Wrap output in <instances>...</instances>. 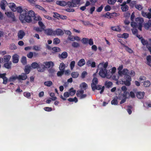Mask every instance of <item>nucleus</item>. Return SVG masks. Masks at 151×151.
I'll use <instances>...</instances> for the list:
<instances>
[{"mask_svg":"<svg viewBox=\"0 0 151 151\" xmlns=\"http://www.w3.org/2000/svg\"><path fill=\"white\" fill-rule=\"evenodd\" d=\"M27 9L23 10L21 6H18L16 8V11L20 13L19 18L22 23H23L24 21L26 22L30 21V16L29 15L32 16V15H33V11L29 10L27 12Z\"/></svg>","mask_w":151,"mask_h":151,"instance_id":"f257e3e1","label":"nucleus"},{"mask_svg":"<svg viewBox=\"0 0 151 151\" xmlns=\"http://www.w3.org/2000/svg\"><path fill=\"white\" fill-rule=\"evenodd\" d=\"M135 22L132 21L131 24V26L133 28L138 27V29L142 31V23L144 22L143 19L140 17L136 18L135 19Z\"/></svg>","mask_w":151,"mask_h":151,"instance_id":"f03ea898","label":"nucleus"},{"mask_svg":"<svg viewBox=\"0 0 151 151\" xmlns=\"http://www.w3.org/2000/svg\"><path fill=\"white\" fill-rule=\"evenodd\" d=\"M81 0H71V1H68V6L69 7H76L77 5L81 4Z\"/></svg>","mask_w":151,"mask_h":151,"instance_id":"7ed1b4c3","label":"nucleus"},{"mask_svg":"<svg viewBox=\"0 0 151 151\" xmlns=\"http://www.w3.org/2000/svg\"><path fill=\"white\" fill-rule=\"evenodd\" d=\"M81 41L83 44H89L91 46L93 44V40L92 38L89 39L88 38H83L82 39Z\"/></svg>","mask_w":151,"mask_h":151,"instance_id":"20e7f679","label":"nucleus"},{"mask_svg":"<svg viewBox=\"0 0 151 151\" xmlns=\"http://www.w3.org/2000/svg\"><path fill=\"white\" fill-rule=\"evenodd\" d=\"M125 80L124 81V84L127 86H129L131 85L130 81L132 80L131 77L129 75H126L124 76Z\"/></svg>","mask_w":151,"mask_h":151,"instance_id":"39448f33","label":"nucleus"},{"mask_svg":"<svg viewBox=\"0 0 151 151\" xmlns=\"http://www.w3.org/2000/svg\"><path fill=\"white\" fill-rule=\"evenodd\" d=\"M98 70H99L100 71L99 73V75L102 78H105L107 74V70H105L102 68H98L97 71Z\"/></svg>","mask_w":151,"mask_h":151,"instance_id":"423d86ee","label":"nucleus"},{"mask_svg":"<svg viewBox=\"0 0 151 151\" xmlns=\"http://www.w3.org/2000/svg\"><path fill=\"white\" fill-rule=\"evenodd\" d=\"M33 15H32V16H30V15H29L30 16V21L29 22H27L28 23H30L32 22V19H33L34 20L36 21H39L41 20L42 19L40 17V16H36L35 15V14L34 12L33 11Z\"/></svg>","mask_w":151,"mask_h":151,"instance_id":"0eeeda50","label":"nucleus"},{"mask_svg":"<svg viewBox=\"0 0 151 151\" xmlns=\"http://www.w3.org/2000/svg\"><path fill=\"white\" fill-rule=\"evenodd\" d=\"M45 33L47 35H54L55 31L50 29H46L44 30Z\"/></svg>","mask_w":151,"mask_h":151,"instance_id":"6e6552de","label":"nucleus"},{"mask_svg":"<svg viewBox=\"0 0 151 151\" xmlns=\"http://www.w3.org/2000/svg\"><path fill=\"white\" fill-rule=\"evenodd\" d=\"M37 70L40 72H43L45 70V67L44 65L40 63H39V65L37 69Z\"/></svg>","mask_w":151,"mask_h":151,"instance_id":"1a4fd4ad","label":"nucleus"},{"mask_svg":"<svg viewBox=\"0 0 151 151\" xmlns=\"http://www.w3.org/2000/svg\"><path fill=\"white\" fill-rule=\"evenodd\" d=\"M86 65L88 66H91L92 68L96 67V63L95 62L92 61L91 60H88L86 63Z\"/></svg>","mask_w":151,"mask_h":151,"instance_id":"9d476101","label":"nucleus"},{"mask_svg":"<svg viewBox=\"0 0 151 151\" xmlns=\"http://www.w3.org/2000/svg\"><path fill=\"white\" fill-rule=\"evenodd\" d=\"M128 94H129V93L127 91L124 92L123 96L125 97V98H124L121 100L120 103V104H122L124 103L126 101V100L127 98V95Z\"/></svg>","mask_w":151,"mask_h":151,"instance_id":"9b49d317","label":"nucleus"},{"mask_svg":"<svg viewBox=\"0 0 151 151\" xmlns=\"http://www.w3.org/2000/svg\"><path fill=\"white\" fill-rule=\"evenodd\" d=\"M56 3L57 5L61 6H65L67 5L68 6V1L66 2L63 1H57Z\"/></svg>","mask_w":151,"mask_h":151,"instance_id":"f8f14e48","label":"nucleus"},{"mask_svg":"<svg viewBox=\"0 0 151 151\" xmlns=\"http://www.w3.org/2000/svg\"><path fill=\"white\" fill-rule=\"evenodd\" d=\"M64 34L63 31L60 29H58L55 31L54 35H62Z\"/></svg>","mask_w":151,"mask_h":151,"instance_id":"ddd939ff","label":"nucleus"},{"mask_svg":"<svg viewBox=\"0 0 151 151\" xmlns=\"http://www.w3.org/2000/svg\"><path fill=\"white\" fill-rule=\"evenodd\" d=\"M1 6L2 9L5 10L6 9V6L8 4L7 2L5 0H2L1 1Z\"/></svg>","mask_w":151,"mask_h":151,"instance_id":"4468645a","label":"nucleus"},{"mask_svg":"<svg viewBox=\"0 0 151 151\" xmlns=\"http://www.w3.org/2000/svg\"><path fill=\"white\" fill-rule=\"evenodd\" d=\"M26 75L24 73H22L21 75H19L18 76V80H26L27 78Z\"/></svg>","mask_w":151,"mask_h":151,"instance_id":"2eb2a0df","label":"nucleus"},{"mask_svg":"<svg viewBox=\"0 0 151 151\" xmlns=\"http://www.w3.org/2000/svg\"><path fill=\"white\" fill-rule=\"evenodd\" d=\"M142 15L144 17L150 19H151V14L149 12H145L143 11L142 12Z\"/></svg>","mask_w":151,"mask_h":151,"instance_id":"dca6fc26","label":"nucleus"},{"mask_svg":"<svg viewBox=\"0 0 151 151\" xmlns=\"http://www.w3.org/2000/svg\"><path fill=\"white\" fill-rule=\"evenodd\" d=\"M25 35V32L22 30H20L18 32L17 35L19 39H22Z\"/></svg>","mask_w":151,"mask_h":151,"instance_id":"f3484780","label":"nucleus"},{"mask_svg":"<svg viewBox=\"0 0 151 151\" xmlns=\"http://www.w3.org/2000/svg\"><path fill=\"white\" fill-rule=\"evenodd\" d=\"M9 6L12 11L14 12L16 11L17 7L14 3H9Z\"/></svg>","mask_w":151,"mask_h":151,"instance_id":"a211bd4d","label":"nucleus"},{"mask_svg":"<svg viewBox=\"0 0 151 151\" xmlns=\"http://www.w3.org/2000/svg\"><path fill=\"white\" fill-rule=\"evenodd\" d=\"M19 56L17 54H14L12 56L13 60L12 62L14 63H17L19 61Z\"/></svg>","mask_w":151,"mask_h":151,"instance_id":"6ab92c4d","label":"nucleus"},{"mask_svg":"<svg viewBox=\"0 0 151 151\" xmlns=\"http://www.w3.org/2000/svg\"><path fill=\"white\" fill-rule=\"evenodd\" d=\"M145 93L143 92L140 91L137 92L136 93V96L139 99H142L143 98Z\"/></svg>","mask_w":151,"mask_h":151,"instance_id":"aec40b11","label":"nucleus"},{"mask_svg":"<svg viewBox=\"0 0 151 151\" xmlns=\"http://www.w3.org/2000/svg\"><path fill=\"white\" fill-rule=\"evenodd\" d=\"M102 88V86L100 85H99L98 86H96V85H94L93 84L92 85L91 88L92 90L93 91H95L96 89L97 90H100Z\"/></svg>","mask_w":151,"mask_h":151,"instance_id":"412c9836","label":"nucleus"},{"mask_svg":"<svg viewBox=\"0 0 151 151\" xmlns=\"http://www.w3.org/2000/svg\"><path fill=\"white\" fill-rule=\"evenodd\" d=\"M58 56L60 58L65 59L67 57L68 54L67 52H64L61 55L59 54Z\"/></svg>","mask_w":151,"mask_h":151,"instance_id":"4be33fe9","label":"nucleus"},{"mask_svg":"<svg viewBox=\"0 0 151 151\" xmlns=\"http://www.w3.org/2000/svg\"><path fill=\"white\" fill-rule=\"evenodd\" d=\"M108 66L107 63H105L104 64L101 63L99 64L98 68H102L105 70H107L106 68Z\"/></svg>","mask_w":151,"mask_h":151,"instance_id":"5701e85b","label":"nucleus"},{"mask_svg":"<svg viewBox=\"0 0 151 151\" xmlns=\"http://www.w3.org/2000/svg\"><path fill=\"white\" fill-rule=\"evenodd\" d=\"M70 95V93L69 92H66L64 93L63 96L64 97H63L62 95H61L60 98L62 99L63 100H65L66 99L65 98H68L69 97Z\"/></svg>","mask_w":151,"mask_h":151,"instance_id":"b1692460","label":"nucleus"},{"mask_svg":"<svg viewBox=\"0 0 151 151\" xmlns=\"http://www.w3.org/2000/svg\"><path fill=\"white\" fill-rule=\"evenodd\" d=\"M80 88L84 90H86L88 88L87 84L85 82L82 83L80 85Z\"/></svg>","mask_w":151,"mask_h":151,"instance_id":"393cba45","label":"nucleus"},{"mask_svg":"<svg viewBox=\"0 0 151 151\" xmlns=\"http://www.w3.org/2000/svg\"><path fill=\"white\" fill-rule=\"evenodd\" d=\"M12 63L11 61L6 62L4 64V67L7 69H11Z\"/></svg>","mask_w":151,"mask_h":151,"instance_id":"a878e982","label":"nucleus"},{"mask_svg":"<svg viewBox=\"0 0 151 151\" xmlns=\"http://www.w3.org/2000/svg\"><path fill=\"white\" fill-rule=\"evenodd\" d=\"M17 79H18V76L17 75L15 76H12L10 77L9 79V81L10 82H14Z\"/></svg>","mask_w":151,"mask_h":151,"instance_id":"bb28decb","label":"nucleus"},{"mask_svg":"<svg viewBox=\"0 0 151 151\" xmlns=\"http://www.w3.org/2000/svg\"><path fill=\"white\" fill-rule=\"evenodd\" d=\"M85 61L84 59H80L78 63V65L80 67H81L85 64Z\"/></svg>","mask_w":151,"mask_h":151,"instance_id":"cd10ccee","label":"nucleus"},{"mask_svg":"<svg viewBox=\"0 0 151 151\" xmlns=\"http://www.w3.org/2000/svg\"><path fill=\"white\" fill-rule=\"evenodd\" d=\"M31 69V66H28L27 65L26 66H25V68L24 69V71L25 72V73H24L26 74H28L30 71Z\"/></svg>","mask_w":151,"mask_h":151,"instance_id":"c85d7f7f","label":"nucleus"},{"mask_svg":"<svg viewBox=\"0 0 151 151\" xmlns=\"http://www.w3.org/2000/svg\"><path fill=\"white\" fill-rule=\"evenodd\" d=\"M45 65L46 66V68H49L51 66L53 67L54 66V64L53 62L52 61H49L48 62H46L45 63Z\"/></svg>","mask_w":151,"mask_h":151,"instance_id":"c756f323","label":"nucleus"},{"mask_svg":"<svg viewBox=\"0 0 151 151\" xmlns=\"http://www.w3.org/2000/svg\"><path fill=\"white\" fill-rule=\"evenodd\" d=\"M84 91L83 89H81L80 90H77L76 93L77 97H79L84 93Z\"/></svg>","mask_w":151,"mask_h":151,"instance_id":"7c9ffc66","label":"nucleus"},{"mask_svg":"<svg viewBox=\"0 0 151 151\" xmlns=\"http://www.w3.org/2000/svg\"><path fill=\"white\" fill-rule=\"evenodd\" d=\"M11 58V56L9 55H5L3 57L4 60V62H9Z\"/></svg>","mask_w":151,"mask_h":151,"instance_id":"2f4dec72","label":"nucleus"},{"mask_svg":"<svg viewBox=\"0 0 151 151\" xmlns=\"http://www.w3.org/2000/svg\"><path fill=\"white\" fill-rule=\"evenodd\" d=\"M111 29L113 31H115L117 32H120L121 30V28H120V27L119 26L112 27L111 28Z\"/></svg>","mask_w":151,"mask_h":151,"instance_id":"473e14b6","label":"nucleus"},{"mask_svg":"<svg viewBox=\"0 0 151 151\" xmlns=\"http://www.w3.org/2000/svg\"><path fill=\"white\" fill-rule=\"evenodd\" d=\"M146 60L147 61V64L151 67V56L149 55L147 56Z\"/></svg>","mask_w":151,"mask_h":151,"instance_id":"72a5a7b5","label":"nucleus"},{"mask_svg":"<svg viewBox=\"0 0 151 151\" xmlns=\"http://www.w3.org/2000/svg\"><path fill=\"white\" fill-rule=\"evenodd\" d=\"M79 73L78 72H73L71 73V75L73 78H76L79 76Z\"/></svg>","mask_w":151,"mask_h":151,"instance_id":"f704fd0d","label":"nucleus"},{"mask_svg":"<svg viewBox=\"0 0 151 151\" xmlns=\"http://www.w3.org/2000/svg\"><path fill=\"white\" fill-rule=\"evenodd\" d=\"M150 85L151 82L148 80L145 81L143 82V85L145 87H149Z\"/></svg>","mask_w":151,"mask_h":151,"instance_id":"c9c22d12","label":"nucleus"},{"mask_svg":"<svg viewBox=\"0 0 151 151\" xmlns=\"http://www.w3.org/2000/svg\"><path fill=\"white\" fill-rule=\"evenodd\" d=\"M38 65L39 63H38L37 62H34L32 63L31 67L33 69H37Z\"/></svg>","mask_w":151,"mask_h":151,"instance_id":"e433bc0d","label":"nucleus"},{"mask_svg":"<svg viewBox=\"0 0 151 151\" xmlns=\"http://www.w3.org/2000/svg\"><path fill=\"white\" fill-rule=\"evenodd\" d=\"M35 7L36 8L38 9H40V10H42L45 13H46L47 12V11L42 6H40V5H35Z\"/></svg>","mask_w":151,"mask_h":151,"instance_id":"4c0bfd02","label":"nucleus"},{"mask_svg":"<svg viewBox=\"0 0 151 151\" xmlns=\"http://www.w3.org/2000/svg\"><path fill=\"white\" fill-rule=\"evenodd\" d=\"M65 68V65L63 63H61L59 67V69L60 70L64 71Z\"/></svg>","mask_w":151,"mask_h":151,"instance_id":"58836bf2","label":"nucleus"},{"mask_svg":"<svg viewBox=\"0 0 151 151\" xmlns=\"http://www.w3.org/2000/svg\"><path fill=\"white\" fill-rule=\"evenodd\" d=\"M121 6V8L122 12H126L129 9V7L128 5Z\"/></svg>","mask_w":151,"mask_h":151,"instance_id":"ea45409f","label":"nucleus"},{"mask_svg":"<svg viewBox=\"0 0 151 151\" xmlns=\"http://www.w3.org/2000/svg\"><path fill=\"white\" fill-rule=\"evenodd\" d=\"M113 85V83L111 81H106L105 83V85L106 87L107 88H109L110 87Z\"/></svg>","mask_w":151,"mask_h":151,"instance_id":"a19ab883","label":"nucleus"},{"mask_svg":"<svg viewBox=\"0 0 151 151\" xmlns=\"http://www.w3.org/2000/svg\"><path fill=\"white\" fill-rule=\"evenodd\" d=\"M69 93H70V95L73 96L76 93V91L74 90L73 88H70L69 90Z\"/></svg>","mask_w":151,"mask_h":151,"instance_id":"79ce46f5","label":"nucleus"},{"mask_svg":"<svg viewBox=\"0 0 151 151\" xmlns=\"http://www.w3.org/2000/svg\"><path fill=\"white\" fill-rule=\"evenodd\" d=\"M98 83V80L97 78L94 77L92 80V83L91 84V86L92 87V85L93 84L94 85H96Z\"/></svg>","mask_w":151,"mask_h":151,"instance_id":"37998d69","label":"nucleus"},{"mask_svg":"<svg viewBox=\"0 0 151 151\" xmlns=\"http://www.w3.org/2000/svg\"><path fill=\"white\" fill-rule=\"evenodd\" d=\"M68 100L70 102L74 101L75 103H77L78 101V99L76 97H75L74 98H69Z\"/></svg>","mask_w":151,"mask_h":151,"instance_id":"c03bdc74","label":"nucleus"},{"mask_svg":"<svg viewBox=\"0 0 151 151\" xmlns=\"http://www.w3.org/2000/svg\"><path fill=\"white\" fill-rule=\"evenodd\" d=\"M44 84L46 86L50 87L52 85V83L51 81H48L45 82Z\"/></svg>","mask_w":151,"mask_h":151,"instance_id":"a18cd8bd","label":"nucleus"},{"mask_svg":"<svg viewBox=\"0 0 151 151\" xmlns=\"http://www.w3.org/2000/svg\"><path fill=\"white\" fill-rule=\"evenodd\" d=\"M124 47H125V49L127 52L130 53H132L133 51L130 48L126 45H124Z\"/></svg>","mask_w":151,"mask_h":151,"instance_id":"49530a36","label":"nucleus"},{"mask_svg":"<svg viewBox=\"0 0 151 151\" xmlns=\"http://www.w3.org/2000/svg\"><path fill=\"white\" fill-rule=\"evenodd\" d=\"M38 23L39 26L42 29V30H44L45 27L42 22L41 21H39Z\"/></svg>","mask_w":151,"mask_h":151,"instance_id":"de8ad7c7","label":"nucleus"},{"mask_svg":"<svg viewBox=\"0 0 151 151\" xmlns=\"http://www.w3.org/2000/svg\"><path fill=\"white\" fill-rule=\"evenodd\" d=\"M72 46L74 47L77 48L80 46V45L78 43L74 42L72 43Z\"/></svg>","mask_w":151,"mask_h":151,"instance_id":"09e8293b","label":"nucleus"},{"mask_svg":"<svg viewBox=\"0 0 151 151\" xmlns=\"http://www.w3.org/2000/svg\"><path fill=\"white\" fill-rule=\"evenodd\" d=\"M141 40L142 44L144 45H146L147 46V45L149 44L147 40H145V39L142 38V40Z\"/></svg>","mask_w":151,"mask_h":151,"instance_id":"8fccbe9b","label":"nucleus"},{"mask_svg":"<svg viewBox=\"0 0 151 151\" xmlns=\"http://www.w3.org/2000/svg\"><path fill=\"white\" fill-rule=\"evenodd\" d=\"M75 61H72L70 64V68L71 70H73L75 67Z\"/></svg>","mask_w":151,"mask_h":151,"instance_id":"3c124183","label":"nucleus"},{"mask_svg":"<svg viewBox=\"0 0 151 151\" xmlns=\"http://www.w3.org/2000/svg\"><path fill=\"white\" fill-rule=\"evenodd\" d=\"M21 61L23 64L25 65L26 64L27 62L26 58L25 57L23 56L22 58Z\"/></svg>","mask_w":151,"mask_h":151,"instance_id":"603ef678","label":"nucleus"},{"mask_svg":"<svg viewBox=\"0 0 151 151\" xmlns=\"http://www.w3.org/2000/svg\"><path fill=\"white\" fill-rule=\"evenodd\" d=\"M129 35L128 33H124L123 34L121 35V36H119V37L126 39L129 37Z\"/></svg>","mask_w":151,"mask_h":151,"instance_id":"864d4df0","label":"nucleus"},{"mask_svg":"<svg viewBox=\"0 0 151 151\" xmlns=\"http://www.w3.org/2000/svg\"><path fill=\"white\" fill-rule=\"evenodd\" d=\"M102 16L109 19L112 18V17L111 16V13L109 12H107L105 14L103 15Z\"/></svg>","mask_w":151,"mask_h":151,"instance_id":"5fc2aeb1","label":"nucleus"},{"mask_svg":"<svg viewBox=\"0 0 151 151\" xmlns=\"http://www.w3.org/2000/svg\"><path fill=\"white\" fill-rule=\"evenodd\" d=\"M136 4V1H132L130 3L129 5L132 8H133L134 7H135V6Z\"/></svg>","mask_w":151,"mask_h":151,"instance_id":"6e6d98bb","label":"nucleus"},{"mask_svg":"<svg viewBox=\"0 0 151 151\" xmlns=\"http://www.w3.org/2000/svg\"><path fill=\"white\" fill-rule=\"evenodd\" d=\"M23 95L25 97L28 99H29L31 96L30 93L27 92H24Z\"/></svg>","mask_w":151,"mask_h":151,"instance_id":"4d7b16f0","label":"nucleus"},{"mask_svg":"<svg viewBox=\"0 0 151 151\" xmlns=\"http://www.w3.org/2000/svg\"><path fill=\"white\" fill-rule=\"evenodd\" d=\"M60 42V41L59 39L58 38H55L53 40V43L55 44H59Z\"/></svg>","mask_w":151,"mask_h":151,"instance_id":"13d9d810","label":"nucleus"},{"mask_svg":"<svg viewBox=\"0 0 151 151\" xmlns=\"http://www.w3.org/2000/svg\"><path fill=\"white\" fill-rule=\"evenodd\" d=\"M111 104L112 105H117L118 101L117 99H114L111 101Z\"/></svg>","mask_w":151,"mask_h":151,"instance_id":"bf43d9fd","label":"nucleus"},{"mask_svg":"<svg viewBox=\"0 0 151 151\" xmlns=\"http://www.w3.org/2000/svg\"><path fill=\"white\" fill-rule=\"evenodd\" d=\"M53 51L55 52H59L60 51V48L57 47H54L52 48Z\"/></svg>","mask_w":151,"mask_h":151,"instance_id":"052dcab7","label":"nucleus"},{"mask_svg":"<svg viewBox=\"0 0 151 151\" xmlns=\"http://www.w3.org/2000/svg\"><path fill=\"white\" fill-rule=\"evenodd\" d=\"M116 1V0H108V3L110 4H114Z\"/></svg>","mask_w":151,"mask_h":151,"instance_id":"680f3d73","label":"nucleus"},{"mask_svg":"<svg viewBox=\"0 0 151 151\" xmlns=\"http://www.w3.org/2000/svg\"><path fill=\"white\" fill-rule=\"evenodd\" d=\"M135 7L136 9L139 10H141L142 9V5L140 4H136V5L135 6Z\"/></svg>","mask_w":151,"mask_h":151,"instance_id":"e2e57ef3","label":"nucleus"},{"mask_svg":"<svg viewBox=\"0 0 151 151\" xmlns=\"http://www.w3.org/2000/svg\"><path fill=\"white\" fill-rule=\"evenodd\" d=\"M132 34L134 35H136V34H137L138 30L136 29L132 28L131 29Z\"/></svg>","mask_w":151,"mask_h":151,"instance_id":"0e129e2a","label":"nucleus"},{"mask_svg":"<svg viewBox=\"0 0 151 151\" xmlns=\"http://www.w3.org/2000/svg\"><path fill=\"white\" fill-rule=\"evenodd\" d=\"M111 7L109 5H106L104 8V10L105 11H109L111 10Z\"/></svg>","mask_w":151,"mask_h":151,"instance_id":"69168bd1","label":"nucleus"},{"mask_svg":"<svg viewBox=\"0 0 151 151\" xmlns=\"http://www.w3.org/2000/svg\"><path fill=\"white\" fill-rule=\"evenodd\" d=\"M10 48L11 50H16L17 48V47L14 44L12 43L11 45Z\"/></svg>","mask_w":151,"mask_h":151,"instance_id":"338daca9","label":"nucleus"},{"mask_svg":"<svg viewBox=\"0 0 151 151\" xmlns=\"http://www.w3.org/2000/svg\"><path fill=\"white\" fill-rule=\"evenodd\" d=\"M33 55V54L32 52H30L27 54V57L29 58H32Z\"/></svg>","mask_w":151,"mask_h":151,"instance_id":"774afa93","label":"nucleus"}]
</instances>
